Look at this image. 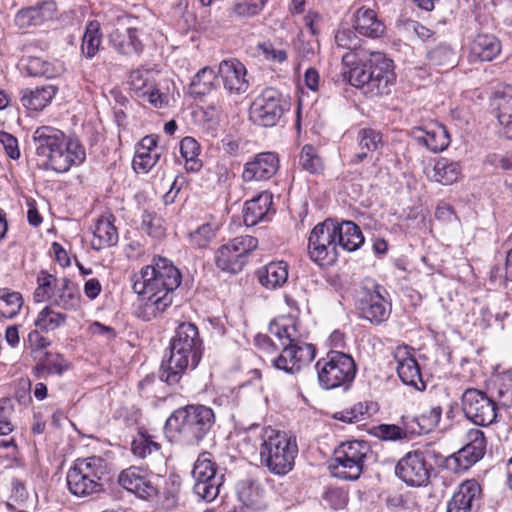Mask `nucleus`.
I'll return each instance as SVG.
<instances>
[{
	"label": "nucleus",
	"mask_w": 512,
	"mask_h": 512,
	"mask_svg": "<svg viewBox=\"0 0 512 512\" xmlns=\"http://www.w3.org/2000/svg\"><path fill=\"white\" fill-rule=\"evenodd\" d=\"M57 91L58 88L54 85L36 87L35 89L26 88L20 91V100L26 109L38 112L51 103Z\"/></svg>",
	"instance_id": "7c9ffc66"
},
{
	"label": "nucleus",
	"mask_w": 512,
	"mask_h": 512,
	"mask_svg": "<svg viewBox=\"0 0 512 512\" xmlns=\"http://www.w3.org/2000/svg\"><path fill=\"white\" fill-rule=\"evenodd\" d=\"M363 405L361 403L355 405L350 410H345L341 412H337L334 415V418L346 423H356L358 421L363 420Z\"/></svg>",
	"instance_id": "680f3d73"
},
{
	"label": "nucleus",
	"mask_w": 512,
	"mask_h": 512,
	"mask_svg": "<svg viewBox=\"0 0 512 512\" xmlns=\"http://www.w3.org/2000/svg\"><path fill=\"white\" fill-rule=\"evenodd\" d=\"M181 281L178 268L163 257L153 258L152 264L134 275L133 291L147 300L143 308L144 320L156 318L172 304L173 293Z\"/></svg>",
	"instance_id": "f257e3e1"
},
{
	"label": "nucleus",
	"mask_w": 512,
	"mask_h": 512,
	"mask_svg": "<svg viewBox=\"0 0 512 512\" xmlns=\"http://www.w3.org/2000/svg\"><path fill=\"white\" fill-rule=\"evenodd\" d=\"M101 45L100 25L97 21H90L82 38L81 50L86 58H93Z\"/></svg>",
	"instance_id": "79ce46f5"
},
{
	"label": "nucleus",
	"mask_w": 512,
	"mask_h": 512,
	"mask_svg": "<svg viewBox=\"0 0 512 512\" xmlns=\"http://www.w3.org/2000/svg\"><path fill=\"white\" fill-rule=\"evenodd\" d=\"M180 153L186 161L188 171H198L201 168L202 165L198 160L200 145L194 138L184 137L180 141Z\"/></svg>",
	"instance_id": "c03bdc74"
},
{
	"label": "nucleus",
	"mask_w": 512,
	"mask_h": 512,
	"mask_svg": "<svg viewBox=\"0 0 512 512\" xmlns=\"http://www.w3.org/2000/svg\"><path fill=\"white\" fill-rule=\"evenodd\" d=\"M427 59L432 65L449 67L456 63V53L450 45L440 43L427 52Z\"/></svg>",
	"instance_id": "a18cd8bd"
},
{
	"label": "nucleus",
	"mask_w": 512,
	"mask_h": 512,
	"mask_svg": "<svg viewBox=\"0 0 512 512\" xmlns=\"http://www.w3.org/2000/svg\"><path fill=\"white\" fill-rule=\"evenodd\" d=\"M118 231L113 222L106 217H100L93 230L91 246L94 250L115 246L118 243Z\"/></svg>",
	"instance_id": "f704fd0d"
},
{
	"label": "nucleus",
	"mask_w": 512,
	"mask_h": 512,
	"mask_svg": "<svg viewBox=\"0 0 512 512\" xmlns=\"http://www.w3.org/2000/svg\"><path fill=\"white\" fill-rule=\"evenodd\" d=\"M37 288L34 291V299L36 302H44L46 300L52 301L56 290L61 285V279L56 278L54 275L40 271L37 276Z\"/></svg>",
	"instance_id": "ea45409f"
},
{
	"label": "nucleus",
	"mask_w": 512,
	"mask_h": 512,
	"mask_svg": "<svg viewBox=\"0 0 512 512\" xmlns=\"http://www.w3.org/2000/svg\"><path fill=\"white\" fill-rule=\"evenodd\" d=\"M432 466L425 453L414 450L406 453L395 466V475L410 487H425L430 482Z\"/></svg>",
	"instance_id": "dca6fc26"
},
{
	"label": "nucleus",
	"mask_w": 512,
	"mask_h": 512,
	"mask_svg": "<svg viewBox=\"0 0 512 512\" xmlns=\"http://www.w3.org/2000/svg\"><path fill=\"white\" fill-rule=\"evenodd\" d=\"M268 0H236L234 11L237 15L250 17L262 11Z\"/></svg>",
	"instance_id": "4d7b16f0"
},
{
	"label": "nucleus",
	"mask_w": 512,
	"mask_h": 512,
	"mask_svg": "<svg viewBox=\"0 0 512 512\" xmlns=\"http://www.w3.org/2000/svg\"><path fill=\"white\" fill-rule=\"evenodd\" d=\"M497 406L492 396L476 388H467L461 396L465 417L478 426H489L496 421Z\"/></svg>",
	"instance_id": "4468645a"
},
{
	"label": "nucleus",
	"mask_w": 512,
	"mask_h": 512,
	"mask_svg": "<svg viewBox=\"0 0 512 512\" xmlns=\"http://www.w3.org/2000/svg\"><path fill=\"white\" fill-rule=\"evenodd\" d=\"M369 452L370 446L365 441L341 443L335 449L333 462L329 466L332 475L343 480H357Z\"/></svg>",
	"instance_id": "1a4fd4ad"
},
{
	"label": "nucleus",
	"mask_w": 512,
	"mask_h": 512,
	"mask_svg": "<svg viewBox=\"0 0 512 512\" xmlns=\"http://www.w3.org/2000/svg\"><path fill=\"white\" fill-rule=\"evenodd\" d=\"M162 481V477L152 475L136 466L123 470L118 477V483L124 489L145 500L153 499L159 494Z\"/></svg>",
	"instance_id": "f3484780"
},
{
	"label": "nucleus",
	"mask_w": 512,
	"mask_h": 512,
	"mask_svg": "<svg viewBox=\"0 0 512 512\" xmlns=\"http://www.w3.org/2000/svg\"><path fill=\"white\" fill-rule=\"evenodd\" d=\"M393 61L383 53L375 52L350 70L349 82L364 95L374 98L387 95L395 84Z\"/></svg>",
	"instance_id": "39448f33"
},
{
	"label": "nucleus",
	"mask_w": 512,
	"mask_h": 512,
	"mask_svg": "<svg viewBox=\"0 0 512 512\" xmlns=\"http://www.w3.org/2000/svg\"><path fill=\"white\" fill-rule=\"evenodd\" d=\"M216 423L212 408L192 404L176 409L166 420V435L187 446L198 445L212 431Z\"/></svg>",
	"instance_id": "20e7f679"
},
{
	"label": "nucleus",
	"mask_w": 512,
	"mask_h": 512,
	"mask_svg": "<svg viewBox=\"0 0 512 512\" xmlns=\"http://www.w3.org/2000/svg\"><path fill=\"white\" fill-rule=\"evenodd\" d=\"M318 381L324 389L350 387L355 379L357 366L351 355L340 351H329L315 365Z\"/></svg>",
	"instance_id": "6e6552de"
},
{
	"label": "nucleus",
	"mask_w": 512,
	"mask_h": 512,
	"mask_svg": "<svg viewBox=\"0 0 512 512\" xmlns=\"http://www.w3.org/2000/svg\"><path fill=\"white\" fill-rule=\"evenodd\" d=\"M480 484L472 479L463 482L447 505V512H472L481 501Z\"/></svg>",
	"instance_id": "b1692460"
},
{
	"label": "nucleus",
	"mask_w": 512,
	"mask_h": 512,
	"mask_svg": "<svg viewBox=\"0 0 512 512\" xmlns=\"http://www.w3.org/2000/svg\"><path fill=\"white\" fill-rule=\"evenodd\" d=\"M374 434L380 440L398 441L407 439L409 430L402 424V427L395 424H380L374 428Z\"/></svg>",
	"instance_id": "603ef678"
},
{
	"label": "nucleus",
	"mask_w": 512,
	"mask_h": 512,
	"mask_svg": "<svg viewBox=\"0 0 512 512\" xmlns=\"http://www.w3.org/2000/svg\"><path fill=\"white\" fill-rule=\"evenodd\" d=\"M0 143L3 145V148L11 159L16 160L20 157L18 141L12 134L0 131Z\"/></svg>",
	"instance_id": "052dcab7"
},
{
	"label": "nucleus",
	"mask_w": 512,
	"mask_h": 512,
	"mask_svg": "<svg viewBox=\"0 0 512 512\" xmlns=\"http://www.w3.org/2000/svg\"><path fill=\"white\" fill-rule=\"evenodd\" d=\"M394 359L397 362V373L405 385L414 387L418 391H424L426 384L422 379L420 366L407 346H399L394 351Z\"/></svg>",
	"instance_id": "4be33fe9"
},
{
	"label": "nucleus",
	"mask_w": 512,
	"mask_h": 512,
	"mask_svg": "<svg viewBox=\"0 0 512 512\" xmlns=\"http://www.w3.org/2000/svg\"><path fill=\"white\" fill-rule=\"evenodd\" d=\"M413 137L434 153L445 150L450 144V136L446 127L439 123L416 128L413 131Z\"/></svg>",
	"instance_id": "393cba45"
},
{
	"label": "nucleus",
	"mask_w": 512,
	"mask_h": 512,
	"mask_svg": "<svg viewBox=\"0 0 512 512\" xmlns=\"http://www.w3.org/2000/svg\"><path fill=\"white\" fill-rule=\"evenodd\" d=\"M298 454L297 442L285 432L271 427L263 428L259 456L261 465L276 476H285L293 470Z\"/></svg>",
	"instance_id": "423d86ee"
},
{
	"label": "nucleus",
	"mask_w": 512,
	"mask_h": 512,
	"mask_svg": "<svg viewBox=\"0 0 512 512\" xmlns=\"http://www.w3.org/2000/svg\"><path fill=\"white\" fill-rule=\"evenodd\" d=\"M492 397L499 406L505 408L512 406V372L503 374L496 381Z\"/></svg>",
	"instance_id": "37998d69"
},
{
	"label": "nucleus",
	"mask_w": 512,
	"mask_h": 512,
	"mask_svg": "<svg viewBox=\"0 0 512 512\" xmlns=\"http://www.w3.org/2000/svg\"><path fill=\"white\" fill-rule=\"evenodd\" d=\"M257 238L250 235L235 237L223 244L216 252V266L226 272L236 274L247 262L248 255L257 248Z\"/></svg>",
	"instance_id": "ddd939ff"
},
{
	"label": "nucleus",
	"mask_w": 512,
	"mask_h": 512,
	"mask_svg": "<svg viewBox=\"0 0 512 512\" xmlns=\"http://www.w3.org/2000/svg\"><path fill=\"white\" fill-rule=\"evenodd\" d=\"M141 97L147 98L148 102L157 108H161L165 104L164 97L156 87L155 83L152 87L148 88L146 92H143Z\"/></svg>",
	"instance_id": "69168bd1"
},
{
	"label": "nucleus",
	"mask_w": 512,
	"mask_h": 512,
	"mask_svg": "<svg viewBox=\"0 0 512 512\" xmlns=\"http://www.w3.org/2000/svg\"><path fill=\"white\" fill-rule=\"evenodd\" d=\"M218 73L210 67H204L193 77L189 90L194 97L207 95L217 86Z\"/></svg>",
	"instance_id": "4c0bfd02"
},
{
	"label": "nucleus",
	"mask_w": 512,
	"mask_h": 512,
	"mask_svg": "<svg viewBox=\"0 0 512 512\" xmlns=\"http://www.w3.org/2000/svg\"><path fill=\"white\" fill-rule=\"evenodd\" d=\"M433 178L443 185H451L456 182L461 174L458 162L447 158H440L433 167Z\"/></svg>",
	"instance_id": "58836bf2"
},
{
	"label": "nucleus",
	"mask_w": 512,
	"mask_h": 512,
	"mask_svg": "<svg viewBox=\"0 0 512 512\" xmlns=\"http://www.w3.org/2000/svg\"><path fill=\"white\" fill-rule=\"evenodd\" d=\"M106 473L107 465L103 458H78L66 475L68 489L77 497L97 494L103 490L101 481Z\"/></svg>",
	"instance_id": "0eeeda50"
},
{
	"label": "nucleus",
	"mask_w": 512,
	"mask_h": 512,
	"mask_svg": "<svg viewBox=\"0 0 512 512\" xmlns=\"http://www.w3.org/2000/svg\"><path fill=\"white\" fill-rule=\"evenodd\" d=\"M353 27L359 34L370 38H378L385 32V25L378 19L376 12L365 7L356 11Z\"/></svg>",
	"instance_id": "c756f323"
},
{
	"label": "nucleus",
	"mask_w": 512,
	"mask_h": 512,
	"mask_svg": "<svg viewBox=\"0 0 512 512\" xmlns=\"http://www.w3.org/2000/svg\"><path fill=\"white\" fill-rule=\"evenodd\" d=\"M204 352L203 340L198 328L191 322H182L169 343V354L162 360L160 379L168 385H176L188 370H194Z\"/></svg>",
	"instance_id": "f03ea898"
},
{
	"label": "nucleus",
	"mask_w": 512,
	"mask_h": 512,
	"mask_svg": "<svg viewBox=\"0 0 512 512\" xmlns=\"http://www.w3.org/2000/svg\"><path fill=\"white\" fill-rule=\"evenodd\" d=\"M23 305V299L19 292L3 290L0 294V315L4 318L15 317Z\"/></svg>",
	"instance_id": "de8ad7c7"
},
{
	"label": "nucleus",
	"mask_w": 512,
	"mask_h": 512,
	"mask_svg": "<svg viewBox=\"0 0 512 512\" xmlns=\"http://www.w3.org/2000/svg\"><path fill=\"white\" fill-rule=\"evenodd\" d=\"M358 143L361 150L375 151L382 143V135L380 132L364 128L358 132Z\"/></svg>",
	"instance_id": "6e6d98bb"
},
{
	"label": "nucleus",
	"mask_w": 512,
	"mask_h": 512,
	"mask_svg": "<svg viewBox=\"0 0 512 512\" xmlns=\"http://www.w3.org/2000/svg\"><path fill=\"white\" fill-rule=\"evenodd\" d=\"M193 490L201 499L211 502L219 494L224 475L217 473V465L210 452L201 453L192 470Z\"/></svg>",
	"instance_id": "f8f14e48"
},
{
	"label": "nucleus",
	"mask_w": 512,
	"mask_h": 512,
	"mask_svg": "<svg viewBox=\"0 0 512 512\" xmlns=\"http://www.w3.org/2000/svg\"><path fill=\"white\" fill-rule=\"evenodd\" d=\"M27 341L32 352H40L50 344L49 340L38 330H32L29 332Z\"/></svg>",
	"instance_id": "e2e57ef3"
},
{
	"label": "nucleus",
	"mask_w": 512,
	"mask_h": 512,
	"mask_svg": "<svg viewBox=\"0 0 512 512\" xmlns=\"http://www.w3.org/2000/svg\"><path fill=\"white\" fill-rule=\"evenodd\" d=\"M336 228V243L337 247L353 252L361 247L364 243V236L361 229L352 221H343L338 223L334 220Z\"/></svg>",
	"instance_id": "2f4dec72"
},
{
	"label": "nucleus",
	"mask_w": 512,
	"mask_h": 512,
	"mask_svg": "<svg viewBox=\"0 0 512 512\" xmlns=\"http://www.w3.org/2000/svg\"><path fill=\"white\" fill-rule=\"evenodd\" d=\"M64 70L63 63L58 60L47 61L39 57H29L27 61V71L32 76L56 78L62 75Z\"/></svg>",
	"instance_id": "e433bc0d"
},
{
	"label": "nucleus",
	"mask_w": 512,
	"mask_h": 512,
	"mask_svg": "<svg viewBox=\"0 0 512 512\" xmlns=\"http://www.w3.org/2000/svg\"><path fill=\"white\" fill-rule=\"evenodd\" d=\"M319 80H320V76H319L318 71L315 68L310 67L305 71L304 82H305V85L307 86V88H309L310 90L316 91L318 89Z\"/></svg>",
	"instance_id": "774afa93"
},
{
	"label": "nucleus",
	"mask_w": 512,
	"mask_h": 512,
	"mask_svg": "<svg viewBox=\"0 0 512 512\" xmlns=\"http://www.w3.org/2000/svg\"><path fill=\"white\" fill-rule=\"evenodd\" d=\"M382 289L379 285L372 290L363 288L356 300V309L360 317L375 325L383 323L390 315L389 305L381 293Z\"/></svg>",
	"instance_id": "6ab92c4d"
},
{
	"label": "nucleus",
	"mask_w": 512,
	"mask_h": 512,
	"mask_svg": "<svg viewBox=\"0 0 512 512\" xmlns=\"http://www.w3.org/2000/svg\"><path fill=\"white\" fill-rule=\"evenodd\" d=\"M218 76L222 80L224 89L230 95L244 94L249 88L247 69L236 58L221 61L218 66Z\"/></svg>",
	"instance_id": "412c9836"
},
{
	"label": "nucleus",
	"mask_w": 512,
	"mask_h": 512,
	"mask_svg": "<svg viewBox=\"0 0 512 512\" xmlns=\"http://www.w3.org/2000/svg\"><path fill=\"white\" fill-rule=\"evenodd\" d=\"M281 354L272 360L273 366L289 374L300 371L303 365L310 363L315 357V347L312 344L290 339L283 342Z\"/></svg>",
	"instance_id": "a211bd4d"
},
{
	"label": "nucleus",
	"mask_w": 512,
	"mask_h": 512,
	"mask_svg": "<svg viewBox=\"0 0 512 512\" xmlns=\"http://www.w3.org/2000/svg\"><path fill=\"white\" fill-rule=\"evenodd\" d=\"M279 169V157L274 152L256 154L252 160L245 163L242 179L244 182L268 180Z\"/></svg>",
	"instance_id": "5701e85b"
},
{
	"label": "nucleus",
	"mask_w": 512,
	"mask_h": 512,
	"mask_svg": "<svg viewBox=\"0 0 512 512\" xmlns=\"http://www.w3.org/2000/svg\"><path fill=\"white\" fill-rule=\"evenodd\" d=\"M269 332L280 341V346H283V342L294 338L295 327L274 320L269 324Z\"/></svg>",
	"instance_id": "bf43d9fd"
},
{
	"label": "nucleus",
	"mask_w": 512,
	"mask_h": 512,
	"mask_svg": "<svg viewBox=\"0 0 512 512\" xmlns=\"http://www.w3.org/2000/svg\"><path fill=\"white\" fill-rule=\"evenodd\" d=\"M257 276L265 288H280L288 280V264L285 261L270 262L257 271Z\"/></svg>",
	"instance_id": "72a5a7b5"
},
{
	"label": "nucleus",
	"mask_w": 512,
	"mask_h": 512,
	"mask_svg": "<svg viewBox=\"0 0 512 512\" xmlns=\"http://www.w3.org/2000/svg\"><path fill=\"white\" fill-rule=\"evenodd\" d=\"M336 238L333 219H326L317 224L308 239L310 259L321 266L334 264L338 258Z\"/></svg>",
	"instance_id": "9b49d317"
},
{
	"label": "nucleus",
	"mask_w": 512,
	"mask_h": 512,
	"mask_svg": "<svg viewBox=\"0 0 512 512\" xmlns=\"http://www.w3.org/2000/svg\"><path fill=\"white\" fill-rule=\"evenodd\" d=\"M33 141L37 156L43 158L39 164L41 169L65 173L85 161L83 146L77 140H67L65 134L56 128L38 127L33 133Z\"/></svg>",
	"instance_id": "7ed1b4c3"
},
{
	"label": "nucleus",
	"mask_w": 512,
	"mask_h": 512,
	"mask_svg": "<svg viewBox=\"0 0 512 512\" xmlns=\"http://www.w3.org/2000/svg\"><path fill=\"white\" fill-rule=\"evenodd\" d=\"M51 306L61 308L65 311H76L81 306V294L78 286L70 279L64 277L61 278V285L52 301Z\"/></svg>",
	"instance_id": "473e14b6"
},
{
	"label": "nucleus",
	"mask_w": 512,
	"mask_h": 512,
	"mask_svg": "<svg viewBox=\"0 0 512 512\" xmlns=\"http://www.w3.org/2000/svg\"><path fill=\"white\" fill-rule=\"evenodd\" d=\"M52 6V3L44 2L35 7L22 9L15 16V24L21 29L40 25L46 18V12L50 11Z\"/></svg>",
	"instance_id": "c9c22d12"
},
{
	"label": "nucleus",
	"mask_w": 512,
	"mask_h": 512,
	"mask_svg": "<svg viewBox=\"0 0 512 512\" xmlns=\"http://www.w3.org/2000/svg\"><path fill=\"white\" fill-rule=\"evenodd\" d=\"M359 38L349 28L339 29L335 35V43L337 47L352 50L359 46Z\"/></svg>",
	"instance_id": "13d9d810"
},
{
	"label": "nucleus",
	"mask_w": 512,
	"mask_h": 512,
	"mask_svg": "<svg viewBox=\"0 0 512 512\" xmlns=\"http://www.w3.org/2000/svg\"><path fill=\"white\" fill-rule=\"evenodd\" d=\"M296 49L302 58L309 59L315 54V46L310 41H305L302 33L298 35Z\"/></svg>",
	"instance_id": "338daca9"
},
{
	"label": "nucleus",
	"mask_w": 512,
	"mask_h": 512,
	"mask_svg": "<svg viewBox=\"0 0 512 512\" xmlns=\"http://www.w3.org/2000/svg\"><path fill=\"white\" fill-rule=\"evenodd\" d=\"M132 18L123 16L117 19L119 27L115 28L109 36L111 46L121 55H139L144 49L139 31L132 27Z\"/></svg>",
	"instance_id": "aec40b11"
},
{
	"label": "nucleus",
	"mask_w": 512,
	"mask_h": 512,
	"mask_svg": "<svg viewBox=\"0 0 512 512\" xmlns=\"http://www.w3.org/2000/svg\"><path fill=\"white\" fill-rule=\"evenodd\" d=\"M153 84L154 82L150 79V73L148 71L134 70L130 74V89L137 97H141L143 92H146Z\"/></svg>",
	"instance_id": "5fc2aeb1"
},
{
	"label": "nucleus",
	"mask_w": 512,
	"mask_h": 512,
	"mask_svg": "<svg viewBox=\"0 0 512 512\" xmlns=\"http://www.w3.org/2000/svg\"><path fill=\"white\" fill-rule=\"evenodd\" d=\"M442 416V408L439 405L431 406L429 410L424 411L419 416L410 417L403 415L401 423L409 430L410 434H427L434 430Z\"/></svg>",
	"instance_id": "c85d7f7f"
},
{
	"label": "nucleus",
	"mask_w": 512,
	"mask_h": 512,
	"mask_svg": "<svg viewBox=\"0 0 512 512\" xmlns=\"http://www.w3.org/2000/svg\"><path fill=\"white\" fill-rule=\"evenodd\" d=\"M216 228L211 223H204L189 233V243L195 248H205L214 239Z\"/></svg>",
	"instance_id": "3c124183"
},
{
	"label": "nucleus",
	"mask_w": 512,
	"mask_h": 512,
	"mask_svg": "<svg viewBox=\"0 0 512 512\" xmlns=\"http://www.w3.org/2000/svg\"><path fill=\"white\" fill-rule=\"evenodd\" d=\"M299 165L310 174H319L323 171V162L316 148L306 144L302 147L299 156Z\"/></svg>",
	"instance_id": "49530a36"
},
{
	"label": "nucleus",
	"mask_w": 512,
	"mask_h": 512,
	"mask_svg": "<svg viewBox=\"0 0 512 512\" xmlns=\"http://www.w3.org/2000/svg\"><path fill=\"white\" fill-rule=\"evenodd\" d=\"M500 40L492 34H477L469 45L471 61L488 62L494 60L501 52Z\"/></svg>",
	"instance_id": "cd10ccee"
},
{
	"label": "nucleus",
	"mask_w": 512,
	"mask_h": 512,
	"mask_svg": "<svg viewBox=\"0 0 512 512\" xmlns=\"http://www.w3.org/2000/svg\"><path fill=\"white\" fill-rule=\"evenodd\" d=\"M272 194L264 191L256 197L245 202L243 209V221L248 227L255 226L261 221L268 218L272 211Z\"/></svg>",
	"instance_id": "bb28decb"
},
{
	"label": "nucleus",
	"mask_w": 512,
	"mask_h": 512,
	"mask_svg": "<svg viewBox=\"0 0 512 512\" xmlns=\"http://www.w3.org/2000/svg\"><path fill=\"white\" fill-rule=\"evenodd\" d=\"M466 440L465 446L445 460L446 468L455 473L467 471L485 455L487 440L482 430L470 429L467 432Z\"/></svg>",
	"instance_id": "2eb2a0df"
},
{
	"label": "nucleus",
	"mask_w": 512,
	"mask_h": 512,
	"mask_svg": "<svg viewBox=\"0 0 512 512\" xmlns=\"http://www.w3.org/2000/svg\"><path fill=\"white\" fill-rule=\"evenodd\" d=\"M160 157V152L158 150H147L144 151L137 148L136 154L133 158V168L136 172L147 173L151 170L156 163L158 162Z\"/></svg>",
	"instance_id": "8fccbe9b"
},
{
	"label": "nucleus",
	"mask_w": 512,
	"mask_h": 512,
	"mask_svg": "<svg viewBox=\"0 0 512 512\" xmlns=\"http://www.w3.org/2000/svg\"><path fill=\"white\" fill-rule=\"evenodd\" d=\"M322 20V16L317 11L309 10L303 18L304 26L309 29L313 36L319 33V24Z\"/></svg>",
	"instance_id": "0e129e2a"
},
{
	"label": "nucleus",
	"mask_w": 512,
	"mask_h": 512,
	"mask_svg": "<svg viewBox=\"0 0 512 512\" xmlns=\"http://www.w3.org/2000/svg\"><path fill=\"white\" fill-rule=\"evenodd\" d=\"M289 109L282 93L272 87L265 88L251 103L249 117L262 127H273Z\"/></svg>",
	"instance_id": "9d476101"
},
{
	"label": "nucleus",
	"mask_w": 512,
	"mask_h": 512,
	"mask_svg": "<svg viewBox=\"0 0 512 512\" xmlns=\"http://www.w3.org/2000/svg\"><path fill=\"white\" fill-rule=\"evenodd\" d=\"M52 307L50 305L43 308L34 321V325L41 331H54L64 325L67 320L65 313L55 311Z\"/></svg>",
	"instance_id": "a19ab883"
},
{
	"label": "nucleus",
	"mask_w": 512,
	"mask_h": 512,
	"mask_svg": "<svg viewBox=\"0 0 512 512\" xmlns=\"http://www.w3.org/2000/svg\"><path fill=\"white\" fill-rule=\"evenodd\" d=\"M141 218V228L148 235L154 238L164 235L163 220L156 213L144 211Z\"/></svg>",
	"instance_id": "864d4df0"
},
{
	"label": "nucleus",
	"mask_w": 512,
	"mask_h": 512,
	"mask_svg": "<svg viewBox=\"0 0 512 512\" xmlns=\"http://www.w3.org/2000/svg\"><path fill=\"white\" fill-rule=\"evenodd\" d=\"M491 106L502 127L503 134L512 139V86L509 85L497 91Z\"/></svg>",
	"instance_id": "a878e982"
},
{
	"label": "nucleus",
	"mask_w": 512,
	"mask_h": 512,
	"mask_svg": "<svg viewBox=\"0 0 512 512\" xmlns=\"http://www.w3.org/2000/svg\"><path fill=\"white\" fill-rule=\"evenodd\" d=\"M68 365L60 354L46 352L44 358L35 366L38 374L46 371L50 374L61 375L67 370Z\"/></svg>",
	"instance_id": "09e8293b"
}]
</instances>
